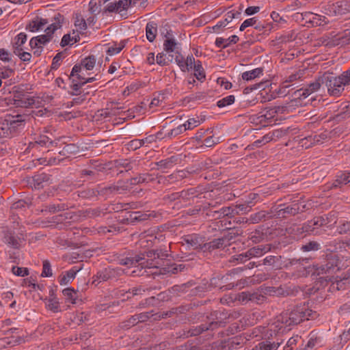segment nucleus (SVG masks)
I'll list each match as a JSON object with an SVG mask.
<instances>
[{
    "mask_svg": "<svg viewBox=\"0 0 350 350\" xmlns=\"http://www.w3.org/2000/svg\"><path fill=\"white\" fill-rule=\"evenodd\" d=\"M316 316L317 312L310 309L308 304L304 303L291 306L282 312L277 317L276 323H281L285 327H290L297 325L304 320H309L310 318H314Z\"/></svg>",
    "mask_w": 350,
    "mask_h": 350,
    "instance_id": "f257e3e1",
    "label": "nucleus"
},
{
    "mask_svg": "<svg viewBox=\"0 0 350 350\" xmlns=\"http://www.w3.org/2000/svg\"><path fill=\"white\" fill-rule=\"evenodd\" d=\"M146 255L148 259L146 261H141L139 263L141 269L139 270V272H137V270H133V273H136L137 275H143L145 272L147 273L148 275L152 274L150 271L144 270V271L142 272V271L144 269H156L157 270L163 265V260L166 259L168 256L167 253L161 250L148 251L146 252Z\"/></svg>",
    "mask_w": 350,
    "mask_h": 350,
    "instance_id": "f03ea898",
    "label": "nucleus"
},
{
    "mask_svg": "<svg viewBox=\"0 0 350 350\" xmlns=\"http://www.w3.org/2000/svg\"><path fill=\"white\" fill-rule=\"evenodd\" d=\"M305 207V204H301L299 201H294L291 204H280L271 206V213H273V217L284 219L304 212Z\"/></svg>",
    "mask_w": 350,
    "mask_h": 350,
    "instance_id": "7ed1b4c3",
    "label": "nucleus"
},
{
    "mask_svg": "<svg viewBox=\"0 0 350 350\" xmlns=\"http://www.w3.org/2000/svg\"><path fill=\"white\" fill-rule=\"evenodd\" d=\"M64 16L57 13L54 16V22L45 29L46 33L32 38L29 41V45L31 49L37 47V46H42L50 42L53 38L54 32L62 27Z\"/></svg>",
    "mask_w": 350,
    "mask_h": 350,
    "instance_id": "20e7f679",
    "label": "nucleus"
},
{
    "mask_svg": "<svg viewBox=\"0 0 350 350\" xmlns=\"http://www.w3.org/2000/svg\"><path fill=\"white\" fill-rule=\"evenodd\" d=\"M324 83L327 89V92L329 96L336 98L342 96L345 92V84L342 77L340 75L338 77L334 76L332 73L325 72Z\"/></svg>",
    "mask_w": 350,
    "mask_h": 350,
    "instance_id": "39448f33",
    "label": "nucleus"
},
{
    "mask_svg": "<svg viewBox=\"0 0 350 350\" xmlns=\"http://www.w3.org/2000/svg\"><path fill=\"white\" fill-rule=\"evenodd\" d=\"M221 325H223L221 321H213L200 325H192L189 328L183 329L182 333H180V336L183 338L197 336L206 331H213Z\"/></svg>",
    "mask_w": 350,
    "mask_h": 350,
    "instance_id": "423d86ee",
    "label": "nucleus"
},
{
    "mask_svg": "<svg viewBox=\"0 0 350 350\" xmlns=\"http://www.w3.org/2000/svg\"><path fill=\"white\" fill-rule=\"evenodd\" d=\"M25 119L22 115L8 116L0 120V138L8 136L12 131L23 124Z\"/></svg>",
    "mask_w": 350,
    "mask_h": 350,
    "instance_id": "0eeeda50",
    "label": "nucleus"
},
{
    "mask_svg": "<svg viewBox=\"0 0 350 350\" xmlns=\"http://www.w3.org/2000/svg\"><path fill=\"white\" fill-rule=\"evenodd\" d=\"M329 223H330V221L328 216L325 217L323 216L314 217L312 219L304 223L301 228H298V230H301V232L317 235L320 234L319 229L327 226Z\"/></svg>",
    "mask_w": 350,
    "mask_h": 350,
    "instance_id": "6e6552de",
    "label": "nucleus"
},
{
    "mask_svg": "<svg viewBox=\"0 0 350 350\" xmlns=\"http://www.w3.org/2000/svg\"><path fill=\"white\" fill-rule=\"evenodd\" d=\"M23 228H19L17 230L8 229L4 232V241L9 246L18 249L25 240Z\"/></svg>",
    "mask_w": 350,
    "mask_h": 350,
    "instance_id": "1a4fd4ad",
    "label": "nucleus"
},
{
    "mask_svg": "<svg viewBox=\"0 0 350 350\" xmlns=\"http://www.w3.org/2000/svg\"><path fill=\"white\" fill-rule=\"evenodd\" d=\"M122 271L119 268L107 267L99 271L93 276L92 284L98 286L102 282L116 279L122 275Z\"/></svg>",
    "mask_w": 350,
    "mask_h": 350,
    "instance_id": "9d476101",
    "label": "nucleus"
},
{
    "mask_svg": "<svg viewBox=\"0 0 350 350\" xmlns=\"http://www.w3.org/2000/svg\"><path fill=\"white\" fill-rule=\"evenodd\" d=\"M325 10L327 14L332 16L342 15L350 12V3L347 1H338L328 4Z\"/></svg>",
    "mask_w": 350,
    "mask_h": 350,
    "instance_id": "9b49d317",
    "label": "nucleus"
},
{
    "mask_svg": "<svg viewBox=\"0 0 350 350\" xmlns=\"http://www.w3.org/2000/svg\"><path fill=\"white\" fill-rule=\"evenodd\" d=\"M51 176L46 173L34 175L28 181L31 187L35 189H41L50 183Z\"/></svg>",
    "mask_w": 350,
    "mask_h": 350,
    "instance_id": "f8f14e48",
    "label": "nucleus"
},
{
    "mask_svg": "<svg viewBox=\"0 0 350 350\" xmlns=\"http://www.w3.org/2000/svg\"><path fill=\"white\" fill-rule=\"evenodd\" d=\"M184 241L193 250H204V237L193 234L184 237Z\"/></svg>",
    "mask_w": 350,
    "mask_h": 350,
    "instance_id": "ddd939ff",
    "label": "nucleus"
},
{
    "mask_svg": "<svg viewBox=\"0 0 350 350\" xmlns=\"http://www.w3.org/2000/svg\"><path fill=\"white\" fill-rule=\"evenodd\" d=\"M336 267V265L330 261L326 262L325 264L323 265L317 264L312 267V274L321 276L326 273H330L335 269Z\"/></svg>",
    "mask_w": 350,
    "mask_h": 350,
    "instance_id": "4468645a",
    "label": "nucleus"
},
{
    "mask_svg": "<svg viewBox=\"0 0 350 350\" xmlns=\"http://www.w3.org/2000/svg\"><path fill=\"white\" fill-rule=\"evenodd\" d=\"M185 269V265L184 264H172L170 265H167L165 267L160 268L159 271H156L151 273L152 275L176 274L183 271Z\"/></svg>",
    "mask_w": 350,
    "mask_h": 350,
    "instance_id": "2eb2a0df",
    "label": "nucleus"
},
{
    "mask_svg": "<svg viewBox=\"0 0 350 350\" xmlns=\"http://www.w3.org/2000/svg\"><path fill=\"white\" fill-rule=\"evenodd\" d=\"M273 218V213H271V209L269 211H260L252 214L248 219H245V223L258 224L262 221H265Z\"/></svg>",
    "mask_w": 350,
    "mask_h": 350,
    "instance_id": "dca6fc26",
    "label": "nucleus"
},
{
    "mask_svg": "<svg viewBox=\"0 0 350 350\" xmlns=\"http://www.w3.org/2000/svg\"><path fill=\"white\" fill-rule=\"evenodd\" d=\"M139 165V161L136 159H119L115 161V166L118 168H124L126 172L136 169Z\"/></svg>",
    "mask_w": 350,
    "mask_h": 350,
    "instance_id": "f3484780",
    "label": "nucleus"
},
{
    "mask_svg": "<svg viewBox=\"0 0 350 350\" xmlns=\"http://www.w3.org/2000/svg\"><path fill=\"white\" fill-rule=\"evenodd\" d=\"M47 23L48 21L46 19L37 16L29 23L26 26V29L31 32H36L42 29Z\"/></svg>",
    "mask_w": 350,
    "mask_h": 350,
    "instance_id": "a211bd4d",
    "label": "nucleus"
},
{
    "mask_svg": "<svg viewBox=\"0 0 350 350\" xmlns=\"http://www.w3.org/2000/svg\"><path fill=\"white\" fill-rule=\"evenodd\" d=\"M304 17L309 18L310 22L317 26H323L329 23V21L324 16L313 14L312 12H305Z\"/></svg>",
    "mask_w": 350,
    "mask_h": 350,
    "instance_id": "6ab92c4d",
    "label": "nucleus"
},
{
    "mask_svg": "<svg viewBox=\"0 0 350 350\" xmlns=\"http://www.w3.org/2000/svg\"><path fill=\"white\" fill-rule=\"evenodd\" d=\"M144 256V254H143ZM144 260V256H135V257H126L120 259L119 264L126 267H139L141 261Z\"/></svg>",
    "mask_w": 350,
    "mask_h": 350,
    "instance_id": "aec40b11",
    "label": "nucleus"
},
{
    "mask_svg": "<svg viewBox=\"0 0 350 350\" xmlns=\"http://www.w3.org/2000/svg\"><path fill=\"white\" fill-rule=\"evenodd\" d=\"M88 70H85L84 67L81 65L76 64L73 66L70 78H75L78 81H85V76L88 74Z\"/></svg>",
    "mask_w": 350,
    "mask_h": 350,
    "instance_id": "412c9836",
    "label": "nucleus"
},
{
    "mask_svg": "<svg viewBox=\"0 0 350 350\" xmlns=\"http://www.w3.org/2000/svg\"><path fill=\"white\" fill-rule=\"evenodd\" d=\"M14 103L18 107H27L33 104V99L29 98L25 94H17L14 95Z\"/></svg>",
    "mask_w": 350,
    "mask_h": 350,
    "instance_id": "4be33fe9",
    "label": "nucleus"
},
{
    "mask_svg": "<svg viewBox=\"0 0 350 350\" xmlns=\"http://www.w3.org/2000/svg\"><path fill=\"white\" fill-rule=\"evenodd\" d=\"M180 161V159L178 156H172L169 158L157 162L156 165L159 167V168L162 170L169 169L172 167L174 165L178 163Z\"/></svg>",
    "mask_w": 350,
    "mask_h": 350,
    "instance_id": "5701e85b",
    "label": "nucleus"
},
{
    "mask_svg": "<svg viewBox=\"0 0 350 350\" xmlns=\"http://www.w3.org/2000/svg\"><path fill=\"white\" fill-rule=\"evenodd\" d=\"M282 109L283 107L280 106L266 108L264 113L260 115L258 118L260 119V122H262L263 120H271L273 118L277 113L281 112Z\"/></svg>",
    "mask_w": 350,
    "mask_h": 350,
    "instance_id": "b1692460",
    "label": "nucleus"
},
{
    "mask_svg": "<svg viewBox=\"0 0 350 350\" xmlns=\"http://www.w3.org/2000/svg\"><path fill=\"white\" fill-rule=\"evenodd\" d=\"M349 183H350V172H342L336 176V178L333 182L331 187H341Z\"/></svg>",
    "mask_w": 350,
    "mask_h": 350,
    "instance_id": "393cba45",
    "label": "nucleus"
},
{
    "mask_svg": "<svg viewBox=\"0 0 350 350\" xmlns=\"http://www.w3.org/2000/svg\"><path fill=\"white\" fill-rule=\"evenodd\" d=\"M350 285V278L349 276L345 275L342 278H340L339 279L336 278L334 282H332L331 287L332 290H345L347 288V286Z\"/></svg>",
    "mask_w": 350,
    "mask_h": 350,
    "instance_id": "a878e982",
    "label": "nucleus"
},
{
    "mask_svg": "<svg viewBox=\"0 0 350 350\" xmlns=\"http://www.w3.org/2000/svg\"><path fill=\"white\" fill-rule=\"evenodd\" d=\"M270 250H271L270 245H259L257 247H254L249 249L247 251H248L249 256H250V258H252L253 257L261 256L263 254H265V253L270 251Z\"/></svg>",
    "mask_w": 350,
    "mask_h": 350,
    "instance_id": "bb28decb",
    "label": "nucleus"
},
{
    "mask_svg": "<svg viewBox=\"0 0 350 350\" xmlns=\"http://www.w3.org/2000/svg\"><path fill=\"white\" fill-rule=\"evenodd\" d=\"M154 180L153 175L146 173L140 174L137 176L132 178L129 180L130 184L135 185L144 183H148Z\"/></svg>",
    "mask_w": 350,
    "mask_h": 350,
    "instance_id": "cd10ccee",
    "label": "nucleus"
},
{
    "mask_svg": "<svg viewBox=\"0 0 350 350\" xmlns=\"http://www.w3.org/2000/svg\"><path fill=\"white\" fill-rule=\"evenodd\" d=\"M80 151V147L75 144H68L59 152L62 156L69 157L70 155L76 154Z\"/></svg>",
    "mask_w": 350,
    "mask_h": 350,
    "instance_id": "c85d7f7f",
    "label": "nucleus"
},
{
    "mask_svg": "<svg viewBox=\"0 0 350 350\" xmlns=\"http://www.w3.org/2000/svg\"><path fill=\"white\" fill-rule=\"evenodd\" d=\"M23 339L21 337L17 338H0V349H3L6 348L8 346H15L16 345H19Z\"/></svg>",
    "mask_w": 350,
    "mask_h": 350,
    "instance_id": "c756f323",
    "label": "nucleus"
},
{
    "mask_svg": "<svg viewBox=\"0 0 350 350\" xmlns=\"http://www.w3.org/2000/svg\"><path fill=\"white\" fill-rule=\"evenodd\" d=\"M157 33V25L154 22H149L146 27V36L148 40L150 42H153Z\"/></svg>",
    "mask_w": 350,
    "mask_h": 350,
    "instance_id": "7c9ffc66",
    "label": "nucleus"
},
{
    "mask_svg": "<svg viewBox=\"0 0 350 350\" xmlns=\"http://www.w3.org/2000/svg\"><path fill=\"white\" fill-rule=\"evenodd\" d=\"M226 241L227 240L226 238L215 239L214 240L208 243H205L204 250H213L215 249L221 248L223 246L226 245Z\"/></svg>",
    "mask_w": 350,
    "mask_h": 350,
    "instance_id": "2f4dec72",
    "label": "nucleus"
},
{
    "mask_svg": "<svg viewBox=\"0 0 350 350\" xmlns=\"http://www.w3.org/2000/svg\"><path fill=\"white\" fill-rule=\"evenodd\" d=\"M263 293L269 296H285L286 291L281 287L267 286L263 288Z\"/></svg>",
    "mask_w": 350,
    "mask_h": 350,
    "instance_id": "473e14b6",
    "label": "nucleus"
},
{
    "mask_svg": "<svg viewBox=\"0 0 350 350\" xmlns=\"http://www.w3.org/2000/svg\"><path fill=\"white\" fill-rule=\"evenodd\" d=\"M263 69L262 68H257L254 70L244 72L242 74V79L245 81H250L262 75Z\"/></svg>",
    "mask_w": 350,
    "mask_h": 350,
    "instance_id": "72a5a7b5",
    "label": "nucleus"
},
{
    "mask_svg": "<svg viewBox=\"0 0 350 350\" xmlns=\"http://www.w3.org/2000/svg\"><path fill=\"white\" fill-rule=\"evenodd\" d=\"M225 277L223 276L221 279L219 278H213L211 279L210 284L213 286H219V288L221 291H226V290H230L234 287V283H229L226 285H221L223 283V280H224Z\"/></svg>",
    "mask_w": 350,
    "mask_h": 350,
    "instance_id": "f704fd0d",
    "label": "nucleus"
},
{
    "mask_svg": "<svg viewBox=\"0 0 350 350\" xmlns=\"http://www.w3.org/2000/svg\"><path fill=\"white\" fill-rule=\"evenodd\" d=\"M50 295L52 297H50L48 299V301L46 303V308L53 312H57L59 311V301H58L57 299L53 296L54 293H53V290L50 291Z\"/></svg>",
    "mask_w": 350,
    "mask_h": 350,
    "instance_id": "c9c22d12",
    "label": "nucleus"
},
{
    "mask_svg": "<svg viewBox=\"0 0 350 350\" xmlns=\"http://www.w3.org/2000/svg\"><path fill=\"white\" fill-rule=\"evenodd\" d=\"M171 293L169 290L163 291L160 293H159L157 297H150L148 299H146V304H150V302L154 299H157L159 301H167L171 299Z\"/></svg>",
    "mask_w": 350,
    "mask_h": 350,
    "instance_id": "e433bc0d",
    "label": "nucleus"
},
{
    "mask_svg": "<svg viewBox=\"0 0 350 350\" xmlns=\"http://www.w3.org/2000/svg\"><path fill=\"white\" fill-rule=\"evenodd\" d=\"M251 297V303L261 304L267 299L266 296L259 291H250Z\"/></svg>",
    "mask_w": 350,
    "mask_h": 350,
    "instance_id": "4c0bfd02",
    "label": "nucleus"
},
{
    "mask_svg": "<svg viewBox=\"0 0 350 350\" xmlns=\"http://www.w3.org/2000/svg\"><path fill=\"white\" fill-rule=\"evenodd\" d=\"M325 77V73L323 75H322L321 76H319L315 80V81H314L313 83H311L309 85L308 88L306 89V91H307V92L310 91V92H314L318 90L322 85H325V83H324Z\"/></svg>",
    "mask_w": 350,
    "mask_h": 350,
    "instance_id": "58836bf2",
    "label": "nucleus"
},
{
    "mask_svg": "<svg viewBox=\"0 0 350 350\" xmlns=\"http://www.w3.org/2000/svg\"><path fill=\"white\" fill-rule=\"evenodd\" d=\"M281 261V256H272L269 255L266 256L263 259V265H268V266H272L273 267H278L279 266V264Z\"/></svg>",
    "mask_w": 350,
    "mask_h": 350,
    "instance_id": "ea45409f",
    "label": "nucleus"
},
{
    "mask_svg": "<svg viewBox=\"0 0 350 350\" xmlns=\"http://www.w3.org/2000/svg\"><path fill=\"white\" fill-rule=\"evenodd\" d=\"M27 40V35L25 33H20L19 34H18L15 38H14V44H13V49H14V51L15 49H18V51H23V48H22V46L23 44L25 43Z\"/></svg>",
    "mask_w": 350,
    "mask_h": 350,
    "instance_id": "a19ab883",
    "label": "nucleus"
},
{
    "mask_svg": "<svg viewBox=\"0 0 350 350\" xmlns=\"http://www.w3.org/2000/svg\"><path fill=\"white\" fill-rule=\"evenodd\" d=\"M79 271V269L72 268L70 270L66 272L65 275H63L60 280L59 283L61 285L67 284L71 280H73L75 278L76 273Z\"/></svg>",
    "mask_w": 350,
    "mask_h": 350,
    "instance_id": "79ce46f5",
    "label": "nucleus"
},
{
    "mask_svg": "<svg viewBox=\"0 0 350 350\" xmlns=\"http://www.w3.org/2000/svg\"><path fill=\"white\" fill-rule=\"evenodd\" d=\"M81 178H84L83 181L87 180H94L96 176L98 175V173L96 170H82L80 172Z\"/></svg>",
    "mask_w": 350,
    "mask_h": 350,
    "instance_id": "37998d69",
    "label": "nucleus"
},
{
    "mask_svg": "<svg viewBox=\"0 0 350 350\" xmlns=\"http://www.w3.org/2000/svg\"><path fill=\"white\" fill-rule=\"evenodd\" d=\"M96 64V58L94 55H89L83 59L79 65H81L85 70H91L93 69Z\"/></svg>",
    "mask_w": 350,
    "mask_h": 350,
    "instance_id": "c03bdc74",
    "label": "nucleus"
},
{
    "mask_svg": "<svg viewBox=\"0 0 350 350\" xmlns=\"http://www.w3.org/2000/svg\"><path fill=\"white\" fill-rule=\"evenodd\" d=\"M62 293L65 296L66 301L73 304H76L77 291L72 288H67L63 290Z\"/></svg>",
    "mask_w": 350,
    "mask_h": 350,
    "instance_id": "a18cd8bd",
    "label": "nucleus"
},
{
    "mask_svg": "<svg viewBox=\"0 0 350 350\" xmlns=\"http://www.w3.org/2000/svg\"><path fill=\"white\" fill-rule=\"evenodd\" d=\"M125 40L121 41L119 44H114L113 46H109L107 51L109 55H113L119 53L125 46Z\"/></svg>",
    "mask_w": 350,
    "mask_h": 350,
    "instance_id": "49530a36",
    "label": "nucleus"
},
{
    "mask_svg": "<svg viewBox=\"0 0 350 350\" xmlns=\"http://www.w3.org/2000/svg\"><path fill=\"white\" fill-rule=\"evenodd\" d=\"M327 138V134L326 133H322L319 135H315L314 136L310 135L305 137L306 140H310V142H312L314 145L317 144H322L324 140H325Z\"/></svg>",
    "mask_w": 350,
    "mask_h": 350,
    "instance_id": "de8ad7c7",
    "label": "nucleus"
},
{
    "mask_svg": "<svg viewBox=\"0 0 350 350\" xmlns=\"http://www.w3.org/2000/svg\"><path fill=\"white\" fill-rule=\"evenodd\" d=\"M177 42L174 38L167 37L164 41V51L166 53L174 52L176 47Z\"/></svg>",
    "mask_w": 350,
    "mask_h": 350,
    "instance_id": "09e8293b",
    "label": "nucleus"
},
{
    "mask_svg": "<svg viewBox=\"0 0 350 350\" xmlns=\"http://www.w3.org/2000/svg\"><path fill=\"white\" fill-rule=\"evenodd\" d=\"M250 259V257L249 256L248 251H246L245 252L241 253L240 254L232 256L229 261L230 262H237L238 263H244Z\"/></svg>",
    "mask_w": 350,
    "mask_h": 350,
    "instance_id": "8fccbe9b",
    "label": "nucleus"
},
{
    "mask_svg": "<svg viewBox=\"0 0 350 350\" xmlns=\"http://www.w3.org/2000/svg\"><path fill=\"white\" fill-rule=\"evenodd\" d=\"M75 25L77 28V31L80 33H83L87 29L86 21L81 15L76 16Z\"/></svg>",
    "mask_w": 350,
    "mask_h": 350,
    "instance_id": "3c124183",
    "label": "nucleus"
},
{
    "mask_svg": "<svg viewBox=\"0 0 350 350\" xmlns=\"http://www.w3.org/2000/svg\"><path fill=\"white\" fill-rule=\"evenodd\" d=\"M97 190L94 189H86L78 191V196L82 198L91 199L96 197Z\"/></svg>",
    "mask_w": 350,
    "mask_h": 350,
    "instance_id": "603ef678",
    "label": "nucleus"
},
{
    "mask_svg": "<svg viewBox=\"0 0 350 350\" xmlns=\"http://www.w3.org/2000/svg\"><path fill=\"white\" fill-rule=\"evenodd\" d=\"M86 216L92 218L105 215L106 212L104 209L97 207L94 208H89L85 211Z\"/></svg>",
    "mask_w": 350,
    "mask_h": 350,
    "instance_id": "864d4df0",
    "label": "nucleus"
},
{
    "mask_svg": "<svg viewBox=\"0 0 350 350\" xmlns=\"http://www.w3.org/2000/svg\"><path fill=\"white\" fill-rule=\"evenodd\" d=\"M195 71V76L198 80H202L205 78V74L204 69L202 66V64L200 61H198L196 64H194L193 68Z\"/></svg>",
    "mask_w": 350,
    "mask_h": 350,
    "instance_id": "5fc2aeb1",
    "label": "nucleus"
},
{
    "mask_svg": "<svg viewBox=\"0 0 350 350\" xmlns=\"http://www.w3.org/2000/svg\"><path fill=\"white\" fill-rule=\"evenodd\" d=\"M185 131V126L180 124L177 127L172 129L167 134L165 135V137L172 138L178 136Z\"/></svg>",
    "mask_w": 350,
    "mask_h": 350,
    "instance_id": "6e6d98bb",
    "label": "nucleus"
},
{
    "mask_svg": "<svg viewBox=\"0 0 350 350\" xmlns=\"http://www.w3.org/2000/svg\"><path fill=\"white\" fill-rule=\"evenodd\" d=\"M331 38H329L325 40V44L327 46L332 47L345 42V41H341L344 38L343 37L336 38L338 35L332 36V33H331Z\"/></svg>",
    "mask_w": 350,
    "mask_h": 350,
    "instance_id": "4d7b16f0",
    "label": "nucleus"
},
{
    "mask_svg": "<svg viewBox=\"0 0 350 350\" xmlns=\"http://www.w3.org/2000/svg\"><path fill=\"white\" fill-rule=\"evenodd\" d=\"M137 324L136 318L135 315H133L131 316L129 319L121 322L119 324V327L123 329H128Z\"/></svg>",
    "mask_w": 350,
    "mask_h": 350,
    "instance_id": "13d9d810",
    "label": "nucleus"
},
{
    "mask_svg": "<svg viewBox=\"0 0 350 350\" xmlns=\"http://www.w3.org/2000/svg\"><path fill=\"white\" fill-rule=\"evenodd\" d=\"M70 80H72V85H71V89L72 90V92H70V94L72 95H79L81 94V88L83 85V84L81 83V81H78L75 78H70Z\"/></svg>",
    "mask_w": 350,
    "mask_h": 350,
    "instance_id": "bf43d9fd",
    "label": "nucleus"
},
{
    "mask_svg": "<svg viewBox=\"0 0 350 350\" xmlns=\"http://www.w3.org/2000/svg\"><path fill=\"white\" fill-rule=\"evenodd\" d=\"M320 249V245L317 241H310L305 245H303L301 250L304 252L317 251Z\"/></svg>",
    "mask_w": 350,
    "mask_h": 350,
    "instance_id": "052dcab7",
    "label": "nucleus"
},
{
    "mask_svg": "<svg viewBox=\"0 0 350 350\" xmlns=\"http://www.w3.org/2000/svg\"><path fill=\"white\" fill-rule=\"evenodd\" d=\"M36 143L42 147L50 148V144H52L53 142H52V140L49 137L41 135L38 137Z\"/></svg>",
    "mask_w": 350,
    "mask_h": 350,
    "instance_id": "680f3d73",
    "label": "nucleus"
},
{
    "mask_svg": "<svg viewBox=\"0 0 350 350\" xmlns=\"http://www.w3.org/2000/svg\"><path fill=\"white\" fill-rule=\"evenodd\" d=\"M153 311L145 312L139 314H135L137 323H144L147 321L150 317L154 316Z\"/></svg>",
    "mask_w": 350,
    "mask_h": 350,
    "instance_id": "e2e57ef3",
    "label": "nucleus"
},
{
    "mask_svg": "<svg viewBox=\"0 0 350 350\" xmlns=\"http://www.w3.org/2000/svg\"><path fill=\"white\" fill-rule=\"evenodd\" d=\"M109 193L113 192L122 193L127 190V187L122 185V182H118L117 185H111L108 187Z\"/></svg>",
    "mask_w": 350,
    "mask_h": 350,
    "instance_id": "0e129e2a",
    "label": "nucleus"
},
{
    "mask_svg": "<svg viewBox=\"0 0 350 350\" xmlns=\"http://www.w3.org/2000/svg\"><path fill=\"white\" fill-rule=\"evenodd\" d=\"M260 200V196L258 193H251L247 196H246L245 200H244L248 206L251 208L252 207Z\"/></svg>",
    "mask_w": 350,
    "mask_h": 350,
    "instance_id": "69168bd1",
    "label": "nucleus"
},
{
    "mask_svg": "<svg viewBox=\"0 0 350 350\" xmlns=\"http://www.w3.org/2000/svg\"><path fill=\"white\" fill-rule=\"evenodd\" d=\"M234 102V96L233 95L228 96L219 100L217 103V105L221 108L232 104Z\"/></svg>",
    "mask_w": 350,
    "mask_h": 350,
    "instance_id": "338daca9",
    "label": "nucleus"
},
{
    "mask_svg": "<svg viewBox=\"0 0 350 350\" xmlns=\"http://www.w3.org/2000/svg\"><path fill=\"white\" fill-rule=\"evenodd\" d=\"M53 273L51 267V263L49 260H45L43 261L42 272L41 275L42 277H51Z\"/></svg>",
    "mask_w": 350,
    "mask_h": 350,
    "instance_id": "774afa93",
    "label": "nucleus"
}]
</instances>
